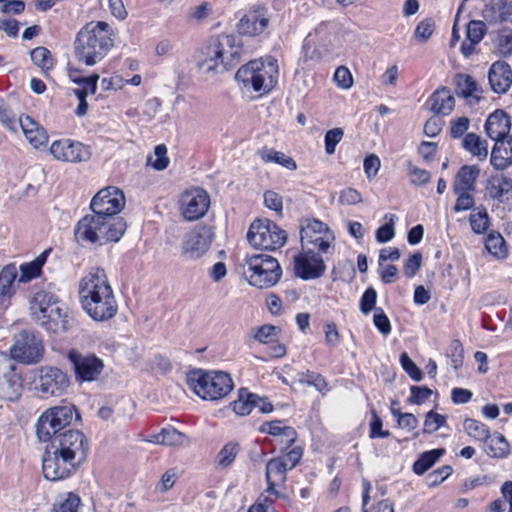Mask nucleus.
I'll return each instance as SVG.
<instances>
[{
    "label": "nucleus",
    "mask_w": 512,
    "mask_h": 512,
    "mask_svg": "<svg viewBox=\"0 0 512 512\" xmlns=\"http://www.w3.org/2000/svg\"><path fill=\"white\" fill-rule=\"evenodd\" d=\"M294 271L303 280L318 279L324 275L326 264L319 253L302 250L294 257Z\"/></svg>",
    "instance_id": "4be33fe9"
},
{
    "label": "nucleus",
    "mask_w": 512,
    "mask_h": 512,
    "mask_svg": "<svg viewBox=\"0 0 512 512\" xmlns=\"http://www.w3.org/2000/svg\"><path fill=\"white\" fill-rule=\"evenodd\" d=\"M210 207V196L202 188L186 190L180 198V210L188 221L202 218Z\"/></svg>",
    "instance_id": "6ab92c4d"
},
{
    "label": "nucleus",
    "mask_w": 512,
    "mask_h": 512,
    "mask_svg": "<svg viewBox=\"0 0 512 512\" xmlns=\"http://www.w3.org/2000/svg\"><path fill=\"white\" fill-rule=\"evenodd\" d=\"M486 24L481 20H471L466 27V39L462 42L460 51L465 58L470 57L475 52V47L479 44L486 34Z\"/></svg>",
    "instance_id": "cd10ccee"
},
{
    "label": "nucleus",
    "mask_w": 512,
    "mask_h": 512,
    "mask_svg": "<svg viewBox=\"0 0 512 512\" xmlns=\"http://www.w3.org/2000/svg\"><path fill=\"white\" fill-rule=\"evenodd\" d=\"M49 151L54 159L67 163L86 162L92 156L90 146L70 138L54 140Z\"/></svg>",
    "instance_id": "a211bd4d"
},
{
    "label": "nucleus",
    "mask_w": 512,
    "mask_h": 512,
    "mask_svg": "<svg viewBox=\"0 0 512 512\" xmlns=\"http://www.w3.org/2000/svg\"><path fill=\"white\" fill-rule=\"evenodd\" d=\"M116 32L105 21L86 23L76 34L73 42V55L76 61L85 66L101 62L113 48Z\"/></svg>",
    "instance_id": "f03ea898"
},
{
    "label": "nucleus",
    "mask_w": 512,
    "mask_h": 512,
    "mask_svg": "<svg viewBox=\"0 0 512 512\" xmlns=\"http://www.w3.org/2000/svg\"><path fill=\"white\" fill-rule=\"evenodd\" d=\"M457 195L456 203L454 205L455 212H461L471 209L474 204V197L470 191L454 192Z\"/></svg>",
    "instance_id": "774afa93"
},
{
    "label": "nucleus",
    "mask_w": 512,
    "mask_h": 512,
    "mask_svg": "<svg viewBox=\"0 0 512 512\" xmlns=\"http://www.w3.org/2000/svg\"><path fill=\"white\" fill-rule=\"evenodd\" d=\"M490 163L497 170H504L512 165V137L495 141Z\"/></svg>",
    "instance_id": "7c9ffc66"
},
{
    "label": "nucleus",
    "mask_w": 512,
    "mask_h": 512,
    "mask_svg": "<svg viewBox=\"0 0 512 512\" xmlns=\"http://www.w3.org/2000/svg\"><path fill=\"white\" fill-rule=\"evenodd\" d=\"M247 239L255 248L274 251L286 243L287 234L273 221L257 219L251 223Z\"/></svg>",
    "instance_id": "9d476101"
},
{
    "label": "nucleus",
    "mask_w": 512,
    "mask_h": 512,
    "mask_svg": "<svg viewBox=\"0 0 512 512\" xmlns=\"http://www.w3.org/2000/svg\"><path fill=\"white\" fill-rule=\"evenodd\" d=\"M70 385L68 375L61 369L44 366L39 374V391L44 397L60 396Z\"/></svg>",
    "instance_id": "412c9836"
},
{
    "label": "nucleus",
    "mask_w": 512,
    "mask_h": 512,
    "mask_svg": "<svg viewBox=\"0 0 512 512\" xmlns=\"http://www.w3.org/2000/svg\"><path fill=\"white\" fill-rule=\"evenodd\" d=\"M126 221L110 223L105 218L92 213L81 217L74 227V238L79 244L102 246L118 242L127 229Z\"/></svg>",
    "instance_id": "7ed1b4c3"
},
{
    "label": "nucleus",
    "mask_w": 512,
    "mask_h": 512,
    "mask_svg": "<svg viewBox=\"0 0 512 512\" xmlns=\"http://www.w3.org/2000/svg\"><path fill=\"white\" fill-rule=\"evenodd\" d=\"M485 443V451L488 456L493 458H505L510 453V445L506 438L495 432L494 434L490 433V438Z\"/></svg>",
    "instance_id": "4c0bfd02"
},
{
    "label": "nucleus",
    "mask_w": 512,
    "mask_h": 512,
    "mask_svg": "<svg viewBox=\"0 0 512 512\" xmlns=\"http://www.w3.org/2000/svg\"><path fill=\"white\" fill-rule=\"evenodd\" d=\"M68 360L72 364L78 382H92L99 378L103 369V360L93 353L83 354L76 349L68 352Z\"/></svg>",
    "instance_id": "f3484780"
},
{
    "label": "nucleus",
    "mask_w": 512,
    "mask_h": 512,
    "mask_svg": "<svg viewBox=\"0 0 512 512\" xmlns=\"http://www.w3.org/2000/svg\"><path fill=\"white\" fill-rule=\"evenodd\" d=\"M455 84V93L457 96L466 99L469 103L479 102L482 89L472 76L459 73L456 75Z\"/></svg>",
    "instance_id": "473e14b6"
},
{
    "label": "nucleus",
    "mask_w": 512,
    "mask_h": 512,
    "mask_svg": "<svg viewBox=\"0 0 512 512\" xmlns=\"http://www.w3.org/2000/svg\"><path fill=\"white\" fill-rule=\"evenodd\" d=\"M187 383L193 392L204 400L217 401L233 389V380L223 371L196 369L188 373Z\"/></svg>",
    "instance_id": "0eeeda50"
},
{
    "label": "nucleus",
    "mask_w": 512,
    "mask_h": 512,
    "mask_svg": "<svg viewBox=\"0 0 512 512\" xmlns=\"http://www.w3.org/2000/svg\"><path fill=\"white\" fill-rule=\"evenodd\" d=\"M124 206V193L114 186L102 188L93 196L90 202L91 211L110 223L125 221L123 217L118 216Z\"/></svg>",
    "instance_id": "f8f14e48"
},
{
    "label": "nucleus",
    "mask_w": 512,
    "mask_h": 512,
    "mask_svg": "<svg viewBox=\"0 0 512 512\" xmlns=\"http://www.w3.org/2000/svg\"><path fill=\"white\" fill-rule=\"evenodd\" d=\"M280 332L281 329L279 327L271 324H265L255 330L253 337L262 344H268L272 343Z\"/></svg>",
    "instance_id": "864d4df0"
},
{
    "label": "nucleus",
    "mask_w": 512,
    "mask_h": 512,
    "mask_svg": "<svg viewBox=\"0 0 512 512\" xmlns=\"http://www.w3.org/2000/svg\"><path fill=\"white\" fill-rule=\"evenodd\" d=\"M333 79L337 86L342 89H349L353 85L352 74L345 66H339L335 70Z\"/></svg>",
    "instance_id": "69168bd1"
},
{
    "label": "nucleus",
    "mask_w": 512,
    "mask_h": 512,
    "mask_svg": "<svg viewBox=\"0 0 512 512\" xmlns=\"http://www.w3.org/2000/svg\"><path fill=\"white\" fill-rule=\"evenodd\" d=\"M298 381L301 384H305L307 386H313L318 392L325 394L328 388V382L326 379L318 372L306 370L299 372L297 374Z\"/></svg>",
    "instance_id": "c03bdc74"
},
{
    "label": "nucleus",
    "mask_w": 512,
    "mask_h": 512,
    "mask_svg": "<svg viewBox=\"0 0 512 512\" xmlns=\"http://www.w3.org/2000/svg\"><path fill=\"white\" fill-rule=\"evenodd\" d=\"M248 281L259 289L269 288L277 284L282 269L277 259L268 254H254L246 258Z\"/></svg>",
    "instance_id": "1a4fd4ad"
},
{
    "label": "nucleus",
    "mask_w": 512,
    "mask_h": 512,
    "mask_svg": "<svg viewBox=\"0 0 512 512\" xmlns=\"http://www.w3.org/2000/svg\"><path fill=\"white\" fill-rule=\"evenodd\" d=\"M462 148L476 157L479 161H483L488 156V145L476 133H467L462 139Z\"/></svg>",
    "instance_id": "c9c22d12"
},
{
    "label": "nucleus",
    "mask_w": 512,
    "mask_h": 512,
    "mask_svg": "<svg viewBox=\"0 0 512 512\" xmlns=\"http://www.w3.org/2000/svg\"><path fill=\"white\" fill-rule=\"evenodd\" d=\"M278 64L273 57L255 59L241 66L235 79L246 91L258 92L261 95L268 93L277 83Z\"/></svg>",
    "instance_id": "39448f33"
},
{
    "label": "nucleus",
    "mask_w": 512,
    "mask_h": 512,
    "mask_svg": "<svg viewBox=\"0 0 512 512\" xmlns=\"http://www.w3.org/2000/svg\"><path fill=\"white\" fill-rule=\"evenodd\" d=\"M51 448L67 455L81 465L86 462L90 450L88 437L80 430L69 429L50 441Z\"/></svg>",
    "instance_id": "4468645a"
},
{
    "label": "nucleus",
    "mask_w": 512,
    "mask_h": 512,
    "mask_svg": "<svg viewBox=\"0 0 512 512\" xmlns=\"http://www.w3.org/2000/svg\"><path fill=\"white\" fill-rule=\"evenodd\" d=\"M20 276L18 281L20 283H27L41 276L42 270L33 262H26L19 267Z\"/></svg>",
    "instance_id": "6e6d98bb"
},
{
    "label": "nucleus",
    "mask_w": 512,
    "mask_h": 512,
    "mask_svg": "<svg viewBox=\"0 0 512 512\" xmlns=\"http://www.w3.org/2000/svg\"><path fill=\"white\" fill-rule=\"evenodd\" d=\"M488 80L493 92L506 93L512 85V69L507 62H494L488 72Z\"/></svg>",
    "instance_id": "b1692460"
},
{
    "label": "nucleus",
    "mask_w": 512,
    "mask_h": 512,
    "mask_svg": "<svg viewBox=\"0 0 512 512\" xmlns=\"http://www.w3.org/2000/svg\"><path fill=\"white\" fill-rule=\"evenodd\" d=\"M384 219L387 223L380 226L376 231V240L379 243H386L395 236L394 224L397 220V216L395 214L387 213L385 214Z\"/></svg>",
    "instance_id": "603ef678"
},
{
    "label": "nucleus",
    "mask_w": 512,
    "mask_h": 512,
    "mask_svg": "<svg viewBox=\"0 0 512 512\" xmlns=\"http://www.w3.org/2000/svg\"><path fill=\"white\" fill-rule=\"evenodd\" d=\"M486 194L502 203L512 200V179L504 175L491 176L486 184Z\"/></svg>",
    "instance_id": "c85d7f7f"
},
{
    "label": "nucleus",
    "mask_w": 512,
    "mask_h": 512,
    "mask_svg": "<svg viewBox=\"0 0 512 512\" xmlns=\"http://www.w3.org/2000/svg\"><path fill=\"white\" fill-rule=\"evenodd\" d=\"M18 122L26 140L33 148L39 149L47 145L48 134L46 130L31 116L22 114Z\"/></svg>",
    "instance_id": "393cba45"
},
{
    "label": "nucleus",
    "mask_w": 512,
    "mask_h": 512,
    "mask_svg": "<svg viewBox=\"0 0 512 512\" xmlns=\"http://www.w3.org/2000/svg\"><path fill=\"white\" fill-rule=\"evenodd\" d=\"M410 392L408 402L416 405L425 403L432 395V390L426 386H411Z\"/></svg>",
    "instance_id": "0e129e2a"
},
{
    "label": "nucleus",
    "mask_w": 512,
    "mask_h": 512,
    "mask_svg": "<svg viewBox=\"0 0 512 512\" xmlns=\"http://www.w3.org/2000/svg\"><path fill=\"white\" fill-rule=\"evenodd\" d=\"M510 129V117L503 110L494 111L488 116L485 122L486 134L494 141L508 138Z\"/></svg>",
    "instance_id": "a878e982"
},
{
    "label": "nucleus",
    "mask_w": 512,
    "mask_h": 512,
    "mask_svg": "<svg viewBox=\"0 0 512 512\" xmlns=\"http://www.w3.org/2000/svg\"><path fill=\"white\" fill-rule=\"evenodd\" d=\"M154 438L155 443L170 446L183 445L187 439L185 434L173 427L163 428Z\"/></svg>",
    "instance_id": "de8ad7c7"
},
{
    "label": "nucleus",
    "mask_w": 512,
    "mask_h": 512,
    "mask_svg": "<svg viewBox=\"0 0 512 512\" xmlns=\"http://www.w3.org/2000/svg\"><path fill=\"white\" fill-rule=\"evenodd\" d=\"M99 80V75L92 74L88 77H84L78 81H76L80 87L75 89V93H80L81 91L85 92V96L95 94L97 90V82Z\"/></svg>",
    "instance_id": "338daca9"
},
{
    "label": "nucleus",
    "mask_w": 512,
    "mask_h": 512,
    "mask_svg": "<svg viewBox=\"0 0 512 512\" xmlns=\"http://www.w3.org/2000/svg\"><path fill=\"white\" fill-rule=\"evenodd\" d=\"M469 222L474 233L482 234L489 227V217L487 211L483 208L477 212H472L469 216Z\"/></svg>",
    "instance_id": "5fc2aeb1"
},
{
    "label": "nucleus",
    "mask_w": 512,
    "mask_h": 512,
    "mask_svg": "<svg viewBox=\"0 0 512 512\" xmlns=\"http://www.w3.org/2000/svg\"><path fill=\"white\" fill-rule=\"evenodd\" d=\"M240 451V446L237 442H228L217 454L215 464L218 469H225L229 467L236 459Z\"/></svg>",
    "instance_id": "a18cd8bd"
},
{
    "label": "nucleus",
    "mask_w": 512,
    "mask_h": 512,
    "mask_svg": "<svg viewBox=\"0 0 512 512\" xmlns=\"http://www.w3.org/2000/svg\"><path fill=\"white\" fill-rule=\"evenodd\" d=\"M74 413L77 417V409L74 405L54 406L45 410L36 423V435L39 441H52L56 435L72 423Z\"/></svg>",
    "instance_id": "6e6552de"
},
{
    "label": "nucleus",
    "mask_w": 512,
    "mask_h": 512,
    "mask_svg": "<svg viewBox=\"0 0 512 512\" xmlns=\"http://www.w3.org/2000/svg\"><path fill=\"white\" fill-rule=\"evenodd\" d=\"M30 309L45 330L56 333L68 329V314L53 293L37 291L31 300Z\"/></svg>",
    "instance_id": "423d86ee"
},
{
    "label": "nucleus",
    "mask_w": 512,
    "mask_h": 512,
    "mask_svg": "<svg viewBox=\"0 0 512 512\" xmlns=\"http://www.w3.org/2000/svg\"><path fill=\"white\" fill-rule=\"evenodd\" d=\"M464 431L475 441L487 442L490 438L489 427L476 419L467 418L463 422Z\"/></svg>",
    "instance_id": "37998d69"
},
{
    "label": "nucleus",
    "mask_w": 512,
    "mask_h": 512,
    "mask_svg": "<svg viewBox=\"0 0 512 512\" xmlns=\"http://www.w3.org/2000/svg\"><path fill=\"white\" fill-rule=\"evenodd\" d=\"M213 235L207 227L188 232L181 244V255L188 260L200 259L210 248Z\"/></svg>",
    "instance_id": "aec40b11"
},
{
    "label": "nucleus",
    "mask_w": 512,
    "mask_h": 512,
    "mask_svg": "<svg viewBox=\"0 0 512 512\" xmlns=\"http://www.w3.org/2000/svg\"><path fill=\"white\" fill-rule=\"evenodd\" d=\"M31 61L42 73L47 76L55 67L56 60L50 50L44 46H38L30 52Z\"/></svg>",
    "instance_id": "e433bc0d"
},
{
    "label": "nucleus",
    "mask_w": 512,
    "mask_h": 512,
    "mask_svg": "<svg viewBox=\"0 0 512 512\" xmlns=\"http://www.w3.org/2000/svg\"><path fill=\"white\" fill-rule=\"evenodd\" d=\"M0 123L7 130L14 133L17 132V123L19 122L16 119L15 113L8 105H0Z\"/></svg>",
    "instance_id": "bf43d9fd"
},
{
    "label": "nucleus",
    "mask_w": 512,
    "mask_h": 512,
    "mask_svg": "<svg viewBox=\"0 0 512 512\" xmlns=\"http://www.w3.org/2000/svg\"><path fill=\"white\" fill-rule=\"evenodd\" d=\"M258 155L260 156L261 160L265 163L274 162L290 171H294L297 169V164L295 160L292 157L287 156L283 152L263 148L258 151Z\"/></svg>",
    "instance_id": "ea45409f"
},
{
    "label": "nucleus",
    "mask_w": 512,
    "mask_h": 512,
    "mask_svg": "<svg viewBox=\"0 0 512 512\" xmlns=\"http://www.w3.org/2000/svg\"><path fill=\"white\" fill-rule=\"evenodd\" d=\"M269 15L267 9L257 5L245 14L237 25L238 32L243 35L256 36L261 34L268 26Z\"/></svg>",
    "instance_id": "5701e85b"
},
{
    "label": "nucleus",
    "mask_w": 512,
    "mask_h": 512,
    "mask_svg": "<svg viewBox=\"0 0 512 512\" xmlns=\"http://www.w3.org/2000/svg\"><path fill=\"white\" fill-rule=\"evenodd\" d=\"M479 174L477 165H463L454 178L453 192L473 191Z\"/></svg>",
    "instance_id": "72a5a7b5"
},
{
    "label": "nucleus",
    "mask_w": 512,
    "mask_h": 512,
    "mask_svg": "<svg viewBox=\"0 0 512 512\" xmlns=\"http://www.w3.org/2000/svg\"><path fill=\"white\" fill-rule=\"evenodd\" d=\"M446 424L447 417L445 415L430 410L425 415L422 432L424 434H432Z\"/></svg>",
    "instance_id": "8fccbe9b"
},
{
    "label": "nucleus",
    "mask_w": 512,
    "mask_h": 512,
    "mask_svg": "<svg viewBox=\"0 0 512 512\" xmlns=\"http://www.w3.org/2000/svg\"><path fill=\"white\" fill-rule=\"evenodd\" d=\"M445 453L443 448L432 449L422 453L413 464V471L417 475H422L428 471L436 461Z\"/></svg>",
    "instance_id": "79ce46f5"
},
{
    "label": "nucleus",
    "mask_w": 512,
    "mask_h": 512,
    "mask_svg": "<svg viewBox=\"0 0 512 512\" xmlns=\"http://www.w3.org/2000/svg\"><path fill=\"white\" fill-rule=\"evenodd\" d=\"M400 363L403 370L409 375L414 381H420L423 377L422 371L413 362L406 352L400 354Z\"/></svg>",
    "instance_id": "052dcab7"
},
{
    "label": "nucleus",
    "mask_w": 512,
    "mask_h": 512,
    "mask_svg": "<svg viewBox=\"0 0 512 512\" xmlns=\"http://www.w3.org/2000/svg\"><path fill=\"white\" fill-rule=\"evenodd\" d=\"M205 58L201 66L206 71H227L239 63L243 45L241 39L232 34H221L211 40L202 50Z\"/></svg>",
    "instance_id": "20e7f679"
},
{
    "label": "nucleus",
    "mask_w": 512,
    "mask_h": 512,
    "mask_svg": "<svg viewBox=\"0 0 512 512\" xmlns=\"http://www.w3.org/2000/svg\"><path fill=\"white\" fill-rule=\"evenodd\" d=\"M260 431L262 433L270 434L274 437H284L285 438V448H290L297 439V432L291 426L283 425L282 421L274 420L270 422H265L261 425Z\"/></svg>",
    "instance_id": "f704fd0d"
},
{
    "label": "nucleus",
    "mask_w": 512,
    "mask_h": 512,
    "mask_svg": "<svg viewBox=\"0 0 512 512\" xmlns=\"http://www.w3.org/2000/svg\"><path fill=\"white\" fill-rule=\"evenodd\" d=\"M344 131L342 128H333L326 132L324 137L325 152L328 155H332L335 152L337 144L342 140Z\"/></svg>",
    "instance_id": "4d7b16f0"
},
{
    "label": "nucleus",
    "mask_w": 512,
    "mask_h": 512,
    "mask_svg": "<svg viewBox=\"0 0 512 512\" xmlns=\"http://www.w3.org/2000/svg\"><path fill=\"white\" fill-rule=\"evenodd\" d=\"M81 504V498L77 493L65 492L56 498L52 510L54 512H79Z\"/></svg>",
    "instance_id": "a19ab883"
},
{
    "label": "nucleus",
    "mask_w": 512,
    "mask_h": 512,
    "mask_svg": "<svg viewBox=\"0 0 512 512\" xmlns=\"http://www.w3.org/2000/svg\"><path fill=\"white\" fill-rule=\"evenodd\" d=\"M17 278V268L14 263L4 266L0 271V306L7 307L15 294L14 282Z\"/></svg>",
    "instance_id": "2f4dec72"
},
{
    "label": "nucleus",
    "mask_w": 512,
    "mask_h": 512,
    "mask_svg": "<svg viewBox=\"0 0 512 512\" xmlns=\"http://www.w3.org/2000/svg\"><path fill=\"white\" fill-rule=\"evenodd\" d=\"M482 16L489 23H512V0H489L484 5Z\"/></svg>",
    "instance_id": "bb28decb"
},
{
    "label": "nucleus",
    "mask_w": 512,
    "mask_h": 512,
    "mask_svg": "<svg viewBox=\"0 0 512 512\" xmlns=\"http://www.w3.org/2000/svg\"><path fill=\"white\" fill-rule=\"evenodd\" d=\"M495 52L501 56L512 54V30L504 28L496 33L493 38Z\"/></svg>",
    "instance_id": "49530a36"
},
{
    "label": "nucleus",
    "mask_w": 512,
    "mask_h": 512,
    "mask_svg": "<svg viewBox=\"0 0 512 512\" xmlns=\"http://www.w3.org/2000/svg\"><path fill=\"white\" fill-rule=\"evenodd\" d=\"M44 353V346L33 332L23 330L15 339L14 344L10 348L11 357L24 364L38 363Z\"/></svg>",
    "instance_id": "dca6fc26"
},
{
    "label": "nucleus",
    "mask_w": 512,
    "mask_h": 512,
    "mask_svg": "<svg viewBox=\"0 0 512 512\" xmlns=\"http://www.w3.org/2000/svg\"><path fill=\"white\" fill-rule=\"evenodd\" d=\"M470 126V119L466 116L457 117L450 122V136L453 139L464 137Z\"/></svg>",
    "instance_id": "13d9d810"
},
{
    "label": "nucleus",
    "mask_w": 512,
    "mask_h": 512,
    "mask_svg": "<svg viewBox=\"0 0 512 512\" xmlns=\"http://www.w3.org/2000/svg\"><path fill=\"white\" fill-rule=\"evenodd\" d=\"M301 247L303 251H318L319 254H328L333 250L334 235L328 226L317 220H307L300 230Z\"/></svg>",
    "instance_id": "ddd939ff"
},
{
    "label": "nucleus",
    "mask_w": 512,
    "mask_h": 512,
    "mask_svg": "<svg viewBox=\"0 0 512 512\" xmlns=\"http://www.w3.org/2000/svg\"><path fill=\"white\" fill-rule=\"evenodd\" d=\"M382 426H383V422H382L381 418L378 416V414L375 410H372L371 411L369 437L371 439L389 437L390 432L388 430H383Z\"/></svg>",
    "instance_id": "e2e57ef3"
},
{
    "label": "nucleus",
    "mask_w": 512,
    "mask_h": 512,
    "mask_svg": "<svg viewBox=\"0 0 512 512\" xmlns=\"http://www.w3.org/2000/svg\"><path fill=\"white\" fill-rule=\"evenodd\" d=\"M258 395L250 393L247 389L241 388L238 391V399L235 400L233 410L237 415L246 416L258 405Z\"/></svg>",
    "instance_id": "58836bf2"
},
{
    "label": "nucleus",
    "mask_w": 512,
    "mask_h": 512,
    "mask_svg": "<svg viewBox=\"0 0 512 512\" xmlns=\"http://www.w3.org/2000/svg\"><path fill=\"white\" fill-rule=\"evenodd\" d=\"M485 247L497 258H504L507 255L506 243L500 234H489L485 240Z\"/></svg>",
    "instance_id": "3c124183"
},
{
    "label": "nucleus",
    "mask_w": 512,
    "mask_h": 512,
    "mask_svg": "<svg viewBox=\"0 0 512 512\" xmlns=\"http://www.w3.org/2000/svg\"><path fill=\"white\" fill-rule=\"evenodd\" d=\"M430 110L436 115H449L455 107V98L446 87L435 90L427 100Z\"/></svg>",
    "instance_id": "c756f323"
},
{
    "label": "nucleus",
    "mask_w": 512,
    "mask_h": 512,
    "mask_svg": "<svg viewBox=\"0 0 512 512\" xmlns=\"http://www.w3.org/2000/svg\"><path fill=\"white\" fill-rule=\"evenodd\" d=\"M81 466L67 455L55 450L46 449L42 459V472L45 479L49 481H60L71 477Z\"/></svg>",
    "instance_id": "2eb2a0df"
},
{
    "label": "nucleus",
    "mask_w": 512,
    "mask_h": 512,
    "mask_svg": "<svg viewBox=\"0 0 512 512\" xmlns=\"http://www.w3.org/2000/svg\"><path fill=\"white\" fill-rule=\"evenodd\" d=\"M169 163L167 147L164 144L157 145L154 149V153L147 157V165L158 171L165 170L169 166Z\"/></svg>",
    "instance_id": "09e8293b"
},
{
    "label": "nucleus",
    "mask_w": 512,
    "mask_h": 512,
    "mask_svg": "<svg viewBox=\"0 0 512 512\" xmlns=\"http://www.w3.org/2000/svg\"><path fill=\"white\" fill-rule=\"evenodd\" d=\"M377 301V292L373 287H369L365 290V292L362 294L360 299V310L363 314L367 315L372 310L375 311V308H377L376 305Z\"/></svg>",
    "instance_id": "680f3d73"
},
{
    "label": "nucleus",
    "mask_w": 512,
    "mask_h": 512,
    "mask_svg": "<svg viewBox=\"0 0 512 512\" xmlns=\"http://www.w3.org/2000/svg\"><path fill=\"white\" fill-rule=\"evenodd\" d=\"M79 298L83 310L95 321L109 320L117 313V301L103 269L93 268L81 279Z\"/></svg>",
    "instance_id": "f257e3e1"
},
{
    "label": "nucleus",
    "mask_w": 512,
    "mask_h": 512,
    "mask_svg": "<svg viewBox=\"0 0 512 512\" xmlns=\"http://www.w3.org/2000/svg\"><path fill=\"white\" fill-rule=\"evenodd\" d=\"M303 456V449L295 446L286 454L270 459L266 464L265 479L267 492L278 495L277 486L283 485L287 480V472L295 468Z\"/></svg>",
    "instance_id": "9b49d317"
}]
</instances>
